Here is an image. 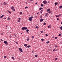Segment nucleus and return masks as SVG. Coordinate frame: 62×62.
Listing matches in <instances>:
<instances>
[{
  "mask_svg": "<svg viewBox=\"0 0 62 62\" xmlns=\"http://www.w3.org/2000/svg\"><path fill=\"white\" fill-rule=\"evenodd\" d=\"M22 28V30H26V29H27V28L26 27H23Z\"/></svg>",
  "mask_w": 62,
  "mask_h": 62,
  "instance_id": "obj_1",
  "label": "nucleus"
},
{
  "mask_svg": "<svg viewBox=\"0 0 62 62\" xmlns=\"http://www.w3.org/2000/svg\"><path fill=\"white\" fill-rule=\"evenodd\" d=\"M19 50L21 52H23V49L21 48H19Z\"/></svg>",
  "mask_w": 62,
  "mask_h": 62,
  "instance_id": "obj_2",
  "label": "nucleus"
},
{
  "mask_svg": "<svg viewBox=\"0 0 62 62\" xmlns=\"http://www.w3.org/2000/svg\"><path fill=\"white\" fill-rule=\"evenodd\" d=\"M47 1H46V0L43 1V3L44 4H47Z\"/></svg>",
  "mask_w": 62,
  "mask_h": 62,
  "instance_id": "obj_3",
  "label": "nucleus"
},
{
  "mask_svg": "<svg viewBox=\"0 0 62 62\" xmlns=\"http://www.w3.org/2000/svg\"><path fill=\"white\" fill-rule=\"evenodd\" d=\"M32 18H31L30 17L29 19V20L30 21H32Z\"/></svg>",
  "mask_w": 62,
  "mask_h": 62,
  "instance_id": "obj_4",
  "label": "nucleus"
},
{
  "mask_svg": "<svg viewBox=\"0 0 62 62\" xmlns=\"http://www.w3.org/2000/svg\"><path fill=\"white\" fill-rule=\"evenodd\" d=\"M4 43L5 44H7H7H8V43L7 41H4Z\"/></svg>",
  "mask_w": 62,
  "mask_h": 62,
  "instance_id": "obj_5",
  "label": "nucleus"
},
{
  "mask_svg": "<svg viewBox=\"0 0 62 62\" xmlns=\"http://www.w3.org/2000/svg\"><path fill=\"white\" fill-rule=\"evenodd\" d=\"M61 16V14H60L58 16H55L56 17H60V16Z\"/></svg>",
  "mask_w": 62,
  "mask_h": 62,
  "instance_id": "obj_6",
  "label": "nucleus"
},
{
  "mask_svg": "<svg viewBox=\"0 0 62 62\" xmlns=\"http://www.w3.org/2000/svg\"><path fill=\"white\" fill-rule=\"evenodd\" d=\"M57 4H58V2H56L55 3V6H56V5H57Z\"/></svg>",
  "mask_w": 62,
  "mask_h": 62,
  "instance_id": "obj_7",
  "label": "nucleus"
},
{
  "mask_svg": "<svg viewBox=\"0 0 62 62\" xmlns=\"http://www.w3.org/2000/svg\"><path fill=\"white\" fill-rule=\"evenodd\" d=\"M43 21V19L42 18H41L40 20V22H42Z\"/></svg>",
  "mask_w": 62,
  "mask_h": 62,
  "instance_id": "obj_8",
  "label": "nucleus"
},
{
  "mask_svg": "<svg viewBox=\"0 0 62 62\" xmlns=\"http://www.w3.org/2000/svg\"><path fill=\"white\" fill-rule=\"evenodd\" d=\"M11 9H14V7H13V6L11 8Z\"/></svg>",
  "mask_w": 62,
  "mask_h": 62,
  "instance_id": "obj_9",
  "label": "nucleus"
},
{
  "mask_svg": "<svg viewBox=\"0 0 62 62\" xmlns=\"http://www.w3.org/2000/svg\"><path fill=\"white\" fill-rule=\"evenodd\" d=\"M51 25H49L48 26V28H51Z\"/></svg>",
  "mask_w": 62,
  "mask_h": 62,
  "instance_id": "obj_10",
  "label": "nucleus"
},
{
  "mask_svg": "<svg viewBox=\"0 0 62 62\" xmlns=\"http://www.w3.org/2000/svg\"><path fill=\"white\" fill-rule=\"evenodd\" d=\"M26 32H27V33H28V31H29V30H28V29H27L26 30Z\"/></svg>",
  "mask_w": 62,
  "mask_h": 62,
  "instance_id": "obj_11",
  "label": "nucleus"
},
{
  "mask_svg": "<svg viewBox=\"0 0 62 62\" xmlns=\"http://www.w3.org/2000/svg\"><path fill=\"white\" fill-rule=\"evenodd\" d=\"M59 8H62V6H60L59 7Z\"/></svg>",
  "mask_w": 62,
  "mask_h": 62,
  "instance_id": "obj_12",
  "label": "nucleus"
},
{
  "mask_svg": "<svg viewBox=\"0 0 62 62\" xmlns=\"http://www.w3.org/2000/svg\"><path fill=\"white\" fill-rule=\"evenodd\" d=\"M39 28V27H37V26H36L35 27L36 28H37V29H38Z\"/></svg>",
  "mask_w": 62,
  "mask_h": 62,
  "instance_id": "obj_13",
  "label": "nucleus"
},
{
  "mask_svg": "<svg viewBox=\"0 0 62 62\" xmlns=\"http://www.w3.org/2000/svg\"><path fill=\"white\" fill-rule=\"evenodd\" d=\"M24 46L25 47H26V46H27V45L26 44H25L24 45Z\"/></svg>",
  "mask_w": 62,
  "mask_h": 62,
  "instance_id": "obj_14",
  "label": "nucleus"
},
{
  "mask_svg": "<svg viewBox=\"0 0 62 62\" xmlns=\"http://www.w3.org/2000/svg\"><path fill=\"white\" fill-rule=\"evenodd\" d=\"M4 5H7V3H6V2H4Z\"/></svg>",
  "mask_w": 62,
  "mask_h": 62,
  "instance_id": "obj_15",
  "label": "nucleus"
},
{
  "mask_svg": "<svg viewBox=\"0 0 62 62\" xmlns=\"http://www.w3.org/2000/svg\"><path fill=\"white\" fill-rule=\"evenodd\" d=\"M60 28L61 29V30H62V27H60Z\"/></svg>",
  "mask_w": 62,
  "mask_h": 62,
  "instance_id": "obj_16",
  "label": "nucleus"
},
{
  "mask_svg": "<svg viewBox=\"0 0 62 62\" xmlns=\"http://www.w3.org/2000/svg\"><path fill=\"white\" fill-rule=\"evenodd\" d=\"M50 10V9H48L47 10V11H49Z\"/></svg>",
  "mask_w": 62,
  "mask_h": 62,
  "instance_id": "obj_17",
  "label": "nucleus"
},
{
  "mask_svg": "<svg viewBox=\"0 0 62 62\" xmlns=\"http://www.w3.org/2000/svg\"><path fill=\"white\" fill-rule=\"evenodd\" d=\"M8 20H10V18H9V17H8V18L7 19Z\"/></svg>",
  "mask_w": 62,
  "mask_h": 62,
  "instance_id": "obj_18",
  "label": "nucleus"
},
{
  "mask_svg": "<svg viewBox=\"0 0 62 62\" xmlns=\"http://www.w3.org/2000/svg\"><path fill=\"white\" fill-rule=\"evenodd\" d=\"M12 59H13V60H14V57H12Z\"/></svg>",
  "mask_w": 62,
  "mask_h": 62,
  "instance_id": "obj_19",
  "label": "nucleus"
},
{
  "mask_svg": "<svg viewBox=\"0 0 62 62\" xmlns=\"http://www.w3.org/2000/svg\"><path fill=\"white\" fill-rule=\"evenodd\" d=\"M51 12H52V11H49L48 13L50 14V13H51Z\"/></svg>",
  "mask_w": 62,
  "mask_h": 62,
  "instance_id": "obj_20",
  "label": "nucleus"
},
{
  "mask_svg": "<svg viewBox=\"0 0 62 62\" xmlns=\"http://www.w3.org/2000/svg\"><path fill=\"white\" fill-rule=\"evenodd\" d=\"M25 9H26V8H28V7H25Z\"/></svg>",
  "mask_w": 62,
  "mask_h": 62,
  "instance_id": "obj_21",
  "label": "nucleus"
},
{
  "mask_svg": "<svg viewBox=\"0 0 62 62\" xmlns=\"http://www.w3.org/2000/svg\"><path fill=\"white\" fill-rule=\"evenodd\" d=\"M41 40L42 41H44V39H41Z\"/></svg>",
  "mask_w": 62,
  "mask_h": 62,
  "instance_id": "obj_22",
  "label": "nucleus"
},
{
  "mask_svg": "<svg viewBox=\"0 0 62 62\" xmlns=\"http://www.w3.org/2000/svg\"><path fill=\"white\" fill-rule=\"evenodd\" d=\"M32 39H34V37L33 36H32Z\"/></svg>",
  "mask_w": 62,
  "mask_h": 62,
  "instance_id": "obj_23",
  "label": "nucleus"
},
{
  "mask_svg": "<svg viewBox=\"0 0 62 62\" xmlns=\"http://www.w3.org/2000/svg\"><path fill=\"white\" fill-rule=\"evenodd\" d=\"M43 25H46V23H44L43 24Z\"/></svg>",
  "mask_w": 62,
  "mask_h": 62,
  "instance_id": "obj_24",
  "label": "nucleus"
},
{
  "mask_svg": "<svg viewBox=\"0 0 62 62\" xmlns=\"http://www.w3.org/2000/svg\"><path fill=\"white\" fill-rule=\"evenodd\" d=\"M43 5H44L42 4L41 5V6L42 7H43Z\"/></svg>",
  "mask_w": 62,
  "mask_h": 62,
  "instance_id": "obj_25",
  "label": "nucleus"
},
{
  "mask_svg": "<svg viewBox=\"0 0 62 62\" xmlns=\"http://www.w3.org/2000/svg\"><path fill=\"white\" fill-rule=\"evenodd\" d=\"M20 14H23V13L22 12H20Z\"/></svg>",
  "mask_w": 62,
  "mask_h": 62,
  "instance_id": "obj_26",
  "label": "nucleus"
},
{
  "mask_svg": "<svg viewBox=\"0 0 62 62\" xmlns=\"http://www.w3.org/2000/svg\"><path fill=\"white\" fill-rule=\"evenodd\" d=\"M28 46V48H30V47H31V46H30V45Z\"/></svg>",
  "mask_w": 62,
  "mask_h": 62,
  "instance_id": "obj_27",
  "label": "nucleus"
},
{
  "mask_svg": "<svg viewBox=\"0 0 62 62\" xmlns=\"http://www.w3.org/2000/svg\"><path fill=\"white\" fill-rule=\"evenodd\" d=\"M58 46L57 45H55V47H57Z\"/></svg>",
  "mask_w": 62,
  "mask_h": 62,
  "instance_id": "obj_28",
  "label": "nucleus"
},
{
  "mask_svg": "<svg viewBox=\"0 0 62 62\" xmlns=\"http://www.w3.org/2000/svg\"><path fill=\"white\" fill-rule=\"evenodd\" d=\"M53 51H54L55 52V51H55V49H54L53 50Z\"/></svg>",
  "mask_w": 62,
  "mask_h": 62,
  "instance_id": "obj_29",
  "label": "nucleus"
},
{
  "mask_svg": "<svg viewBox=\"0 0 62 62\" xmlns=\"http://www.w3.org/2000/svg\"><path fill=\"white\" fill-rule=\"evenodd\" d=\"M3 17H2V16H1L0 17V19H2V18Z\"/></svg>",
  "mask_w": 62,
  "mask_h": 62,
  "instance_id": "obj_30",
  "label": "nucleus"
},
{
  "mask_svg": "<svg viewBox=\"0 0 62 62\" xmlns=\"http://www.w3.org/2000/svg\"><path fill=\"white\" fill-rule=\"evenodd\" d=\"M37 56H38V55H35V57H37Z\"/></svg>",
  "mask_w": 62,
  "mask_h": 62,
  "instance_id": "obj_31",
  "label": "nucleus"
},
{
  "mask_svg": "<svg viewBox=\"0 0 62 62\" xmlns=\"http://www.w3.org/2000/svg\"><path fill=\"white\" fill-rule=\"evenodd\" d=\"M49 41H48L46 42V43H47V44L49 43Z\"/></svg>",
  "mask_w": 62,
  "mask_h": 62,
  "instance_id": "obj_32",
  "label": "nucleus"
},
{
  "mask_svg": "<svg viewBox=\"0 0 62 62\" xmlns=\"http://www.w3.org/2000/svg\"><path fill=\"white\" fill-rule=\"evenodd\" d=\"M58 36H61V34H59Z\"/></svg>",
  "mask_w": 62,
  "mask_h": 62,
  "instance_id": "obj_33",
  "label": "nucleus"
},
{
  "mask_svg": "<svg viewBox=\"0 0 62 62\" xmlns=\"http://www.w3.org/2000/svg\"><path fill=\"white\" fill-rule=\"evenodd\" d=\"M9 37H10L11 39V37H12V36L11 35H10Z\"/></svg>",
  "mask_w": 62,
  "mask_h": 62,
  "instance_id": "obj_34",
  "label": "nucleus"
},
{
  "mask_svg": "<svg viewBox=\"0 0 62 62\" xmlns=\"http://www.w3.org/2000/svg\"><path fill=\"white\" fill-rule=\"evenodd\" d=\"M42 16H41L40 17V19H42Z\"/></svg>",
  "mask_w": 62,
  "mask_h": 62,
  "instance_id": "obj_35",
  "label": "nucleus"
},
{
  "mask_svg": "<svg viewBox=\"0 0 62 62\" xmlns=\"http://www.w3.org/2000/svg\"><path fill=\"white\" fill-rule=\"evenodd\" d=\"M4 16H5V15H2V17H4Z\"/></svg>",
  "mask_w": 62,
  "mask_h": 62,
  "instance_id": "obj_36",
  "label": "nucleus"
},
{
  "mask_svg": "<svg viewBox=\"0 0 62 62\" xmlns=\"http://www.w3.org/2000/svg\"><path fill=\"white\" fill-rule=\"evenodd\" d=\"M39 10H41V9H42L41 8H39Z\"/></svg>",
  "mask_w": 62,
  "mask_h": 62,
  "instance_id": "obj_37",
  "label": "nucleus"
},
{
  "mask_svg": "<svg viewBox=\"0 0 62 62\" xmlns=\"http://www.w3.org/2000/svg\"><path fill=\"white\" fill-rule=\"evenodd\" d=\"M55 39H57V37H55Z\"/></svg>",
  "mask_w": 62,
  "mask_h": 62,
  "instance_id": "obj_38",
  "label": "nucleus"
},
{
  "mask_svg": "<svg viewBox=\"0 0 62 62\" xmlns=\"http://www.w3.org/2000/svg\"><path fill=\"white\" fill-rule=\"evenodd\" d=\"M6 56H5L4 57V58H6Z\"/></svg>",
  "mask_w": 62,
  "mask_h": 62,
  "instance_id": "obj_39",
  "label": "nucleus"
},
{
  "mask_svg": "<svg viewBox=\"0 0 62 62\" xmlns=\"http://www.w3.org/2000/svg\"><path fill=\"white\" fill-rule=\"evenodd\" d=\"M46 36H48V34H46Z\"/></svg>",
  "mask_w": 62,
  "mask_h": 62,
  "instance_id": "obj_40",
  "label": "nucleus"
},
{
  "mask_svg": "<svg viewBox=\"0 0 62 62\" xmlns=\"http://www.w3.org/2000/svg\"><path fill=\"white\" fill-rule=\"evenodd\" d=\"M19 20H21V18H19Z\"/></svg>",
  "mask_w": 62,
  "mask_h": 62,
  "instance_id": "obj_41",
  "label": "nucleus"
},
{
  "mask_svg": "<svg viewBox=\"0 0 62 62\" xmlns=\"http://www.w3.org/2000/svg\"><path fill=\"white\" fill-rule=\"evenodd\" d=\"M45 16L46 17V16L47 17V16H47V15L46 14V15Z\"/></svg>",
  "mask_w": 62,
  "mask_h": 62,
  "instance_id": "obj_42",
  "label": "nucleus"
},
{
  "mask_svg": "<svg viewBox=\"0 0 62 62\" xmlns=\"http://www.w3.org/2000/svg\"><path fill=\"white\" fill-rule=\"evenodd\" d=\"M9 13H10V14H11V12L10 11H9Z\"/></svg>",
  "mask_w": 62,
  "mask_h": 62,
  "instance_id": "obj_43",
  "label": "nucleus"
},
{
  "mask_svg": "<svg viewBox=\"0 0 62 62\" xmlns=\"http://www.w3.org/2000/svg\"><path fill=\"white\" fill-rule=\"evenodd\" d=\"M21 22V21H20V20H18V22Z\"/></svg>",
  "mask_w": 62,
  "mask_h": 62,
  "instance_id": "obj_44",
  "label": "nucleus"
},
{
  "mask_svg": "<svg viewBox=\"0 0 62 62\" xmlns=\"http://www.w3.org/2000/svg\"><path fill=\"white\" fill-rule=\"evenodd\" d=\"M57 58H55V60H57Z\"/></svg>",
  "mask_w": 62,
  "mask_h": 62,
  "instance_id": "obj_45",
  "label": "nucleus"
},
{
  "mask_svg": "<svg viewBox=\"0 0 62 62\" xmlns=\"http://www.w3.org/2000/svg\"><path fill=\"white\" fill-rule=\"evenodd\" d=\"M31 19H32V18H33V16H31Z\"/></svg>",
  "mask_w": 62,
  "mask_h": 62,
  "instance_id": "obj_46",
  "label": "nucleus"
},
{
  "mask_svg": "<svg viewBox=\"0 0 62 62\" xmlns=\"http://www.w3.org/2000/svg\"><path fill=\"white\" fill-rule=\"evenodd\" d=\"M6 19V17L4 18H3V19Z\"/></svg>",
  "mask_w": 62,
  "mask_h": 62,
  "instance_id": "obj_47",
  "label": "nucleus"
},
{
  "mask_svg": "<svg viewBox=\"0 0 62 62\" xmlns=\"http://www.w3.org/2000/svg\"><path fill=\"white\" fill-rule=\"evenodd\" d=\"M57 20H59V18H57Z\"/></svg>",
  "mask_w": 62,
  "mask_h": 62,
  "instance_id": "obj_48",
  "label": "nucleus"
},
{
  "mask_svg": "<svg viewBox=\"0 0 62 62\" xmlns=\"http://www.w3.org/2000/svg\"><path fill=\"white\" fill-rule=\"evenodd\" d=\"M46 15H47L48 14V13H46Z\"/></svg>",
  "mask_w": 62,
  "mask_h": 62,
  "instance_id": "obj_49",
  "label": "nucleus"
},
{
  "mask_svg": "<svg viewBox=\"0 0 62 62\" xmlns=\"http://www.w3.org/2000/svg\"><path fill=\"white\" fill-rule=\"evenodd\" d=\"M38 4V2H36L35 3V4Z\"/></svg>",
  "mask_w": 62,
  "mask_h": 62,
  "instance_id": "obj_50",
  "label": "nucleus"
},
{
  "mask_svg": "<svg viewBox=\"0 0 62 62\" xmlns=\"http://www.w3.org/2000/svg\"><path fill=\"white\" fill-rule=\"evenodd\" d=\"M16 44H18V42H16Z\"/></svg>",
  "mask_w": 62,
  "mask_h": 62,
  "instance_id": "obj_51",
  "label": "nucleus"
},
{
  "mask_svg": "<svg viewBox=\"0 0 62 62\" xmlns=\"http://www.w3.org/2000/svg\"><path fill=\"white\" fill-rule=\"evenodd\" d=\"M0 40H1V41H3V40L2 39H0Z\"/></svg>",
  "mask_w": 62,
  "mask_h": 62,
  "instance_id": "obj_52",
  "label": "nucleus"
},
{
  "mask_svg": "<svg viewBox=\"0 0 62 62\" xmlns=\"http://www.w3.org/2000/svg\"><path fill=\"white\" fill-rule=\"evenodd\" d=\"M40 32L41 33H43V31H41Z\"/></svg>",
  "mask_w": 62,
  "mask_h": 62,
  "instance_id": "obj_53",
  "label": "nucleus"
},
{
  "mask_svg": "<svg viewBox=\"0 0 62 62\" xmlns=\"http://www.w3.org/2000/svg\"><path fill=\"white\" fill-rule=\"evenodd\" d=\"M27 41H28V40H29V39H27Z\"/></svg>",
  "mask_w": 62,
  "mask_h": 62,
  "instance_id": "obj_54",
  "label": "nucleus"
},
{
  "mask_svg": "<svg viewBox=\"0 0 62 62\" xmlns=\"http://www.w3.org/2000/svg\"><path fill=\"white\" fill-rule=\"evenodd\" d=\"M42 11H43V9L42 10H41V12H42Z\"/></svg>",
  "mask_w": 62,
  "mask_h": 62,
  "instance_id": "obj_55",
  "label": "nucleus"
},
{
  "mask_svg": "<svg viewBox=\"0 0 62 62\" xmlns=\"http://www.w3.org/2000/svg\"><path fill=\"white\" fill-rule=\"evenodd\" d=\"M14 35L15 36V37H16V34H14Z\"/></svg>",
  "mask_w": 62,
  "mask_h": 62,
  "instance_id": "obj_56",
  "label": "nucleus"
},
{
  "mask_svg": "<svg viewBox=\"0 0 62 62\" xmlns=\"http://www.w3.org/2000/svg\"><path fill=\"white\" fill-rule=\"evenodd\" d=\"M14 11H15V9H13Z\"/></svg>",
  "mask_w": 62,
  "mask_h": 62,
  "instance_id": "obj_57",
  "label": "nucleus"
},
{
  "mask_svg": "<svg viewBox=\"0 0 62 62\" xmlns=\"http://www.w3.org/2000/svg\"><path fill=\"white\" fill-rule=\"evenodd\" d=\"M1 5H3V4H2V3H1Z\"/></svg>",
  "mask_w": 62,
  "mask_h": 62,
  "instance_id": "obj_58",
  "label": "nucleus"
},
{
  "mask_svg": "<svg viewBox=\"0 0 62 62\" xmlns=\"http://www.w3.org/2000/svg\"><path fill=\"white\" fill-rule=\"evenodd\" d=\"M3 33H2L1 34V35H3Z\"/></svg>",
  "mask_w": 62,
  "mask_h": 62,
  "instance_id": "obj_59",
  "label": "nucleus"
},
{
  "mask_svg": "<svg viewBox=\"0 0 62 62\" xmlns=\"http://www.w3.org/2000/svg\"><path fill=\"white\" fill-rule=\"evenodd\" d=\"M35 17H36V18H37V16H36Z\"/></svg>",
  "mask_w": 62,
  "mask_h": 62,
  "instance_id": "obj_60",
  "label": "nucleus"
},
{
  "mask_svg": "<svg viewBox=\"0 0 62 62\" xmlns=\"http://www.w3.org/2000/svg\"><path fill=\"white\" fill-rule=\"evenodd\" d=\"M41 12V13H42V12H41V11L40 12Z\"/></svg>",
  "mask_w": 62,
  "mask_h": 62,
  "instance_id": "obj_61",
  "label": "nucleus"
},
{
  "mask_svg": "<svg viewBox=\"0 0 62 62\" xmlns=\"http://www.w3.org/2000/svg\"><path fill=\"white\" fill-rule=\"evenodd\" d=\"M39 12H38V13H37V14H39Z\"/></svg>",
  "mask_w": 62,
  "mask_h": 62,
  "instance_id": "obj_62",
  "label": "nucleus"
},
{
  "mask_svg": "<svg viewBox=\"0 0 62 62\" xmlns=\"http://www.w3.org/2000/svg\"><path fill=\"white\" fill-rule=\"evenodd\" d=\"M47 3H49V1H48L47 2Z\"/></svg>",
  "mask_w": 62,
  "mask_h": 62,
  "instance_id": "obj_63",
  "label": "nucleus"
},
{
  "mask_svg": "<svg viewBox=\"0 0 62 62\" xmlns=\"http://www.w3.org/2000/svg\"><path fill=\"white\" fill-rule=\"evenodd\" d=\"M34 0H31V1H33Z\"/></svg>",
  "mask_w": 62,
  "mask_h": 62,
  "instance_id": "obj_64",
  "label": "nucleus"
}]
</instances>
